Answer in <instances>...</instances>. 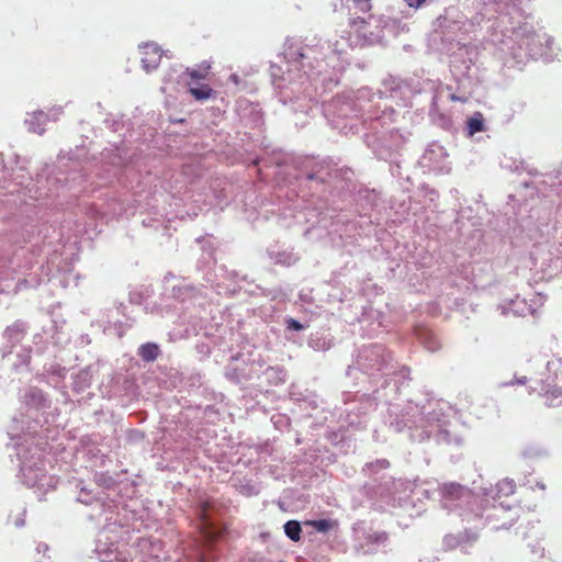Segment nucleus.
Returning <instances> with one entry per match:
<instances>
[{
  "label": "nucleus",
  "mask_w": 562,
  "mask_h": 562,
  "mask_svg": "<svg viewBox=\"0 0 562 562\" xmlns=\"http://www.w3.org/2000/svg\"><path fill=\"white\" fill-rule=\"evenodd\" d=\"M237 113L245 126L256 128L262 125L263 116L258 103L248 100L238 101Z\"/></svg>",
  "instance_id": "393cba45"
},
{
  "label": "nucleus",
  "mask_w": 562,
  "mask_h": 562,
  "mask_svg": "<svg viewBox=\"0 0 562 562\" xmlns=\"http://www.w3.org/2000/svg\"><path fill=\"white\" fill-rule=\"evenodd\" d=\"M283 530H284V533L285 536L294 541V542H297L301 540V535H302V526H301V522L297 521V520H288L284 525H283Z\"/></svg>",
  "instance_id": "8fccbe9b"
},
{
  "label": "nucleus",
  "mask_w": 562,
  "mask_h": 562,
  "mask_svg": "<svg viewBox=\"0 0 562 562\" xmlns=\"http://www.w3.org/2000/svg\"><path fill=\"white\" fill-rule=\"evenodd\" d=\"M392 484L395 487H404V493L405 492L414 493L416 496V499L418 502L425 503V499L438 501L437 494H434L435 490L426 488L422 485H416L409 481H403V480L392 481Z\"/></svg>",
  "instance_id": "72a5a7b5"
},
{
  "label": "nucleus",
  "mask_w": 562,
  "mask_h": 562,
  "mask_svg": "<svg viewBox=\"0 0 562 562\" xmlns=\"http://www.w3.org/2000/svg\"><path fill=\"white\" fill-rule=\"evenodd\" d=\"M196 348H198L199 352H202L204 355H210L211 353L210 347L207 345H205V344L198 345Z\"/></svg>",
  "instance_id": "69168bd1"
},
{
  "label": "nucleus",
  "mask_w": 562,
  "mask_h": 562,
  "mask_svg": "<svg viewBox=\"0 0 562 562\" xmlns=\"http://www.w3.org/2000/svg\"><path fill=\"white\" fill-rule=\"evenodd\" d=\"M292 400L300 403L302 409H316L322 402L319 396L314 392L305 390L304 392H292Z\"/></svg>",
  "instance_id": "ea45409f"
},
{
  "label": "nucleus",
  "mask_w": 562,
  "mask_h": 562,
  "mask_svg": "<svg viewBox=\"0 0 562 562\" xmlns=\"http://www.w3.org/2000/svg\"><path fill=\"white\" fill-rule=\"evenodd\" d=\"M351 24L356 27V31L359 33V35L362 36L366 41H372L373 33H368L364 30L366 25L369 24L364 18L358 16L357 19L352 20Z\"/></svg>",
  "instance_id": "5fc2aeb1"
},
{
  "label": "nucleus",
  "mask_w": 562,
  "mask_h": 562,
  "mask_svg": "<svg viewBox=\"0 0 562 562\" xmlns=\"http://www.w3.org/2000/svg\"><path fill=\"white\" fill-rule=\"evenodd\" d=\"M341 397V405L336 407L340 427L347 426L355 429L363 428L367 425L378 406V401H382L379 394L373 396L361 392H344Z\"/></svg>",
  "instance_id": "f8f14e48"
},
{
  "label": "nucleus",
  "mask_w": 562,
  "mask_h": 562,
  "mask_svg": "<svg viewBox=\"0 0 562 562\" xmlns=\"http://www.w3.org/2000/svg\"><path fill=\"white\" fill-rule=\"evenodd\" d=\"M166 296L173 300L171 305L177 314L175 326L169 331L170 340H181L195 336L207 323V297L198 286L179 281L169 289Z\"/></svg>",
  "instance_id": "423d86ee"
},
{
  "label": "nucleus",
  "mask_w": 562,
  "mask_h": 562,
  "mask_svg": "<svg viewBox=\"0 0 562 562\" xmlns=\"http://www.w3.org/2000/svg\"><path fill=\"white\" fill-rule=\"evenodd\" d=\"M142 56V66L146 72L156 69L161 60L162 50L155 42L139 44Z\"/></svg>",
  "instance_id": "c756f323"
},
{
  "label": "nucleus",
  "mask_w": 562,
  "mask_h": 562,
  "mask_svg": "<svg viewBox=\"0 0 562 562\" xmlns=\"http://www.w3.org/2000/svg\"><path fill=\"white\" fill-rule=\"evenodd\" d=\"M126 310H127V306L124 304V303H117L115 305V313L117 316H122L124 319L120 318V317H115L114 315H111L109 316V323L110 324H113V325H119V326H123V325H126V326H130V317L127 316L126 314Z\"/></svg>",
  "instance_id": "603ef678"
},
{
  "label": "nucleus",
  "mask_w": 562,
  "mask_h": 562,
  "mask_svg": "<svg viewBox=\"0 0 562 562\" xmlns=\"http://www.w3.org/2000/svg\"><path fill=\"white\" fill-rule=\"evenodd\" d=\"M262 371L259 378V390L258 395L267 393L268 387L278 386L283 384L286 381V370L281 366H268L267 362L261 359V368Z\"/></svg>",
  "instance_id": "5701e85b"
},
{
  "label": "nucleus",
  "mask_w": 562,
  "mask_h": 562,
  "mask_svg": "<svg viewBox=\"0 0 562 562\" xmlns=\"http://www.w3.org/2000/svg\"><path fill=\"white\" fill-rule=\"evenodd\" d=\"M416 336L419 344L423 345L430 352H436L441 348V344L437 335L429 328H416Z\"/></svg>",
  "instance_id": "e433bc0d"
},
{
  "label": "nucleus",
  "mask_w": 562,
  "mask_h": 562,
  "mask_svg": "<svg viewBox=\"0 0 562 562\" xmlns=\"http://www.w3.org/2000/svg\"><path fill=\"white\" fill-rule=\"evenodd\" d=\"M221 278L224 281L232 282V286L227 288V293L231 295H236L240 291L248 293L249 295H258L261 294L263 296H271V299H277L276 291L266 290L258 284H254L252 281L248 280L246 274L241 276L236 270H229L226 266H220L218 268Z\"/></svg>",
  "instance_id": "f3484780"
},
{
  "label": "nucleus",
  "mask_w": 562,
  "mask_h": 562,
  "mask_svg": "<svg viewBox=\"0 0 562 562\" xmlns=\"http://www.w3.org/2000/svg\"><path fill=\"white\" fill-rule=\"evenodd\" d=\"M390 544L389 533L384 530H363L355 543V551L359 555H373L386 553Z\"/></svg>",
  "instance_id": "a211bd4d"
},
{
  "label": "nucleus",
  "mask_w": 562,
  "mask_h": 562,
  "mask_svg": "<svg viewBox=\"0 0 562 562\" xmlns=\"http://www.w3.org/2000/svg\"><path fill=\"white\" fill-rule=\"evenodd\" d=\"M103 156L106 159V164L113 167L114 177L119 175L121 168L127 167L130 159L132 158L125 146H115L112 149H106V151L103 153Z\"/></svg>",
  "instance_id": "473e14b6"
},
{
  "label": "nucleus",
  "mask_w": 562,
  "mask_h": 562,
  "mask_svg": "<svg viewBox=\"0 0 562 562\" xmlns=\"http://www.w3.org/2000/svg\"><path fill=\"white\" fill-rule=\"evenodd\" d=\"M267 254L276 265L284 267H291L299 260V256L293 251V249L285 247L284 245H272L267 249Z\"/></svg>",
  "instance_id": "7c9ffc66"
},
{
  "label": "nucleus",
  "mask_w": 562,
  "mask_h": 562,
  "mask_svg": "<svg viewBox=\"0 0 562 562\" xmlns=\"http://www.w3.org/2000/svg\"><path fill=\"white\" fill-rule=\"evenodd\" d=\"M67 374V368L60 366L59 363L45 364L43 368V372L41 374V381L58 390L61 396L64 397L65 402L70 401L68 386L65 383Z\"/></svg>",
  "instance_id": "412c9836"
},
{
  "label": "nucleus",
  "mask_w": 562,
  "mask_h": 562,
  "mask_svg": "<svg viewBox=\"0 0 562 562\" xmlns=\"http://www.w3.org/2000/svg\"><path fill=\"white\" fill-rule=\"evenodd\" d=\"M26 510L23 509L22 513H21V516L18 517L15 520H14V526L18 527V528H21L25 525V520H24V515H25Z\"/></svg>",
  "instance_id": "0e129e2a"
},
{
  "label": "nucleus",
  "mask_w": 562,
  "mask_h": 562,
  "mask_svg": "<svg viewBox=\"0 0 562 562\" xmlns=\"http://www.w3.org/2000/svg\"><path fill=\"white\" fill-rule=\"evenodd\" d=\"M210 69V65H207L204 69V71H200V70H196V69H192L190 70V77L192 79H203L205 77V72Z\"/></svg>",
  "instance_id": "052dcab7"
},
{
  "label": "nucleus",
  "mask_w": 562,
  "mask_h": 562,
  "mask_svg": "<svg viewBox=\"0 0 562 562\" xmlns=\"http://www.w3.org/2000/svg\"><path fill=\"white\" fill-rule=\"evenodd\" d=\"M546 397V404L551 407H558L562 405V389L557 385H550L549 383L542 387Z\"/></svg>",
  "instance_id": "a18cd8bd"
},
{
  "label": "nucleus",
  "mask_w": 562,
  "mask_h": 562,
  "mask_svg": "<svg viewBox=\"0 0 562 562\" xmlns=\"http://www.w3.org/2000/svg\"><path fill=\"white\" fill-rule=\"evenodd\" d=\"M327 438L340 453H348L353 448V440L347 435L346 430L338 429L327 434Z\"/></svg>",
  "instance_id": "c9c22d12"
},
{
  "label": "nucleus",
  "mask_w": 562,
  "mask_h": 562,
  "mask_svg": "<svg viewBox=\"0 0 562 562\" xmlns=\"http://www.w3.org/2000/svg\"><path fill=\"white\" fill-rule=\"evenodd\" d=\"M109 537L105 531L99 535L94 552L101 562H113L119 558V547L115 542H108Z\"/></svg>",
  "instance_id": "2f4dec72"
},
{
  "label": "nucleus",
  "mask_w": 562,
  "mask_h": 562,
  "mask_svg": "<svg viewBox=\"0 0 562 562\" xmlns=\"http://www.w3.org/2000/svg\"><path fill=\"white\" fill-rule=\"evenodd\" d=\"M390 462L386 459H378L374 462L366 463L362 471L366 475L373 479V484H378V491L375 494L383 495L387 490H385V482H389V485H392V481H395L394 479L390 477L389 480H385L384 473L380 474L381 471H384L389 468ZM374 487V485H372Z\"/></svg>",
  "instance_id": "a878e982"
},
{
  "label": "nucleus",
  "mask_w": 562,
  "mask_h": 562,
  "mask_svg": "<svg viewBox=\"0 0 562 562\" xmlns=\"http://www.w3.org/2000/svg\"><path fill=\"white\" fill-rule=\"evenodd\" d=\"M390 164V172L393 178H396L404 190H408V187L405 184L411 183V178L408 175L403 173L402 160L401 157L394 158V161H387Z\"/></svg>",
  "instance_id": "49530a36"
},
{
  "label": "nucleus",
  "mask_w": 562,
  "mask_h": 562,
  "mask_svg": "<svg viewBox=\"0 0 562 562\" xmlns=\"http://www.w3.org/2000/svg\"><path fill=\"white\" fill-rule=\"evenodd\" d=\"M295 169L294 182L276 193L279 204L273 214L291 216L296 223H311L305 234L322 228L340 238L351 237L358 226L362 229L357 216L364 220L363 224L379 222L380 217L372 212L379 211L380 195L368 188L357 190L352 169L314 156L297 158Z\"/></svg>",
  "instance_id": "f257e3e1"
},
{
  "label": "nucleus",
  "mask_w": 562,
  "mask_h": 562,
  "mask_svg": "<svg viewBox=\"0 0 562 562\" xmlns=\"http://www.w3.org/2000/svg\"><path fill=\"white\" fill-rule=\"evenodd\" d=\"M9 169H11L12 171L13 170V167L11 166V162H5L3 159H2V165L0 166V171L4 175Z\"/></svg>",
  "instance_id": "338daca9"
},
{
  "label": "nucleus",
  "mask_w": 562,
  "mask_h": 562,
  "mask_svg": "<svg viewBox=\"0 0 562 562\" xmlns=\"http://www.w3.org/2000/svg\"><path fill=\"white\" fill-rule=\"evenodd\" d=\"M382 86L383 102L390 100L396 102L398 106L430 112L436 105L445 102L441 83L430 79L405 81L398 77L389 76L383 80Z\"/></svg>",
  "instance_id": "6e6552de"
},
{
  "label": "nucleus",
  "mask_w": 562,
  "mask_h": 562,
  "mask_svg": "<svg viewBox=\"0 0 562 562\" xmlns=\"http://www.w3.org/2000/svg\"><path fill=\"white\" fill-rule=\"evenodd\" d=\"M22 402L30 411L35 412L46 411L50 407V400L46 393L36 386H30L25 390Z\"/></svg>",
  "instance_id": "c85d7f7f"
},
{
  "label": "nucleus",
  "mask_w": 562,
  "mask_h": 562,
  "mask_svg": "<svg viewBox=\"0 0 562 562\" xmlns=\"http://www.w3.org/2000/svg\"><path fill=\"white\" fill-rule=\"evenodd\" d=\"M428 115L435 125L445 131H450L453 126L451 116L440 110V104L436 105L434 111L428 112Z\"/></svg>",
  "instance_id": "c03bdc74"
},
{
  "label": "nucleus",
  "mask_w": 562,
  "mask_h": 562,
  "mask_svg": "<svg viewBox=\"0 0 562 562\" xmlns=\"http://www.w3.org/2000/svg\"><path fill=\"white\" fill-rule=\"evenodd\" d=\"M440 52L449 57L453 83L441 85L443 100L465 103L473 93L477 81V48L454 38L450 32H442Z\"/></svg>",
  "instance_id": "39448f33"
},
{
  "label": "nucleus",
  "mask_w": 562,
  "mask_h": 562,
  "mask_svg": "<svg viewBox=\"0 0 562 562\" xmlns=\"http://www.w3.org/2000/svg\"><path fill=\"white\" fill-rule=\"evenodd\" d=\"M202 519H203V524H204L205 526H210V527L212 526L213 521H212V519L209 517V513H207V508H206V506H205V507H203V509H202Z\"/></svg>",
  "instance_id": "e2e57ef3"
},
{
  "label": "nucleus",
  "mask_w": 562,
  "mask_h": 562,
  "mask_svg": "<svg viewBox=\"0 0 562 562\" xmlns=\"http://www.w3.org/2000/svg\"><path fill=\"white\" fill-rule=\"evenodd\" d=\"M419 165L428 170L439 173H448L451 169L446 148L438 142L427 146L419 159Z\"/></svg>",
  "instance_id": "aec40b11"
},
{
  "label": "nucleus",
  "mask_w": 562,
  "mask_h": 562,
  "mask_svg": "<svg viewBox=\"0 0 562 562\" xmlns=\"http://www.w3.org/2000/svg\"><path fill=\"white\" fill-rule=\"evenodd\" d=\"M261 368V358L248 361H239L238 358L232 357L229 362L224 367L223 375L227 382L237 386L243 396L251 398L258 397L259 378Z\"/></svg>",
  "instance_id": "4468645a"
},
{
  "label": "nucleus",
  "mask_w": 562,
  "mask_h": 562,
  "mask_svg": "<svg viewBox=\"0 0 562 562\" xmlns=\"http://www.w3.org/2000/svg\"><path fill=\"white\" fill-rule=\"evenodd\" d=\"M190 93L198 101H205L211 99L216 92L206 83H198L196 86H190Z\"/></svg>",
  "instance_id": "09e8293b"
},
{
  "label": "nucleus",
  "mask_w": 562,
  "mask_h": 562,
  "mask_svg": "<svg viewBox=\"0 0 562 562\" xmlns=\"http://www.w3.org/2000/svg\"><path fill=\"white\" fill-rule=\"evenodd\" d=\"M325 59H318L311 46L286 43L281 64H271V78L277 97L283 105H290L295 113L307 114L313 110L316 95L336 87L340 77L330 74Z\"/></svg>",
  "instance_id": "7ed1b4c3"
},
{
  "label": "nucleus",
  "mask_w": 562,
  "mask_h": 562,
  "mask_svg": "<svg viewBox=\"0 0 562 562\" xmlns=\"http://www.w3.org/2000/svg\"><path fill=\"white\" fill-rule=\"evenodd\" d=\"M213 263V258L211 252H204L196 261V270L204 271L203 281L210 285L214 284L216 274L212 272L211 268H207Z\"/></svg>",
  "instance_id": "79ce46f5"
},
{
  "label": "nucleus",
  "mask_w": 562,
  "mask_h": 562,
  "mask_svg": "<svg viewBox=\"0 0 562 562\" xmlns=\"http://www.w3.org/2000/svg\"><path fill=\"white\" fill-rule=\"evenodd\" d=\"M71 492L75 494V499L83 505L95 504L100 514H105L108 510H112L114 505V498L110 497V494L100 492L92 486L91 483L86 482L81 479H75L69 482Z\"/></svg>",
  "instance_id": "dca6fc26"
},
{
  "label": "nucleus",
  "mask_w": 562,
  "mask_h": 562,
  "mask_svg": "<svg viewBox=\"0 0 562 562\" xmlns=\"http://www.w3.org/2000/svg\"><path fill=\"white\" fill-rule=\"evenodd\" d=\"M384 485L387 490L389 502L394 508L403 510L409 517L419 516L426 510L425 503L418 502L414 493H404V487H395L393 484L389 486V482H385Z\"/></svg>",
  "instance_id": "6ab92c4d"
},
{
  "label": "nucleus",
  "mask_w": 562,
  "mask_h": 562,
  "mask_svg": "<svg viewBox=\"0 0 562 562\" xmlns=\"http://www.w3.org/2000/svg\"><path fill=\"white\" fill-rule=\"evenodd\" d=\"M37 284H38V281L33 280V279L31 281H29L27 279H24V280L18 282V286L20 289L27 288V286H36Z\"/></svg>",
  "instance_id": "680f3d73"
},
{
  "label": "nucleus",
  "mask_w": 562,
  "mask_h": 562,
  "mask_svg": "<svg viewBox=\"0 0 562 562\" xmlns=\"http://www.w3.org/2000/svg\"><path fill=\"white\" fill-rule=\"evenodd\" d=\"M50 120L48 113L42 110L34 111L29 117L25 119L24 123L29 132L42 135L45 132V124Z\"/></svg>",
  "instance_id": "4c0bfd02"
},
{
  "label": "nucleus",
  "mask_w": 562,
  "mask_h": 562,
  "mask_svg": "<svg viewBox=\"0 0 562 562\" xmlns=\"http://www.w3.org/2000/svg\"><path fill=\"white\" fill-rule=\"evenodd\" d=\"M371 115V121L363 123V140L374 156L384 161H394L402 157L401 150L407 139L406 135L391 124L397 121L401 112L389 102L383 103V109L378 115Z\"/></svg>",
  "instance_id": "0eeeda50"
},
{
  "label": "nucleus",
  "mask_w": 562,
  "mask_h": 562,
  "mask_svg": "<svg viewBox=\"0 0 562 562\" xmlns=\"http://www.w3.org/2000/svg\"><path fill=\"white\" fill-rule=\"evenodd\" d=\"M93 482L98 487L102 488L101 492L110 494L111 498L115 499L121 492L120 484H117L116 479L108 472H95L93 474Z\"/></svg>",
  "instance_id": "f704fd0d"
},
{
  "label": "nucleus",
  "mask_w": 562,
  "mask_h": 562,
  "mask_svg": "<svg viewBox=\"0 0 562 562\" xmlns=\"http://www.w3.org/2000/svg\"><path fill=\"white\" fill-rule=\"evenodd\" d=\"M548 450L540 445H529L524 448L521 456L526 459H541L548 457Z\"/></svg>",
  "instance_id": "3c124183"
},
{
  "label": "nucleus",
  "mask_w": 562,
  "mask_h": 562,
  "mask_svg": "<svg viewBox=\"0 0 562 562\" xmlns=\"http://www.w3.org/2000/svg\"><path fill=\"white\" fill-rule=\"evenodd\" d=\"M228 82H233L234 85L238 86L240 82V78L237 74H231L228 77Z\"/></svg>",
  "instance_id": "774afa93"
},
{
  "label": "nucleus",
  "mask_w": 562,
  "mask_h": 562,
  "mask_svg": "<svg viewBox=\"0 0 562 562\" xmlns=\"http://www.w3.org/2000/svg\"><path fill=\"white\" fill-rule=\"evenodd\" d=\"M498 310L505 316L513 315L515 317H525L536 313V308L519 295L512 300H505L498 305Z\"/></svg>",
  "instance_id": "bb28decb"
},
{
  "label": "nucleus",
  "mask_w": 562,
  "mask_h": 562,
  "mask_svg": "<svg viewBox=\"0 0 562 562\" xmlns=\"http://www.w3.org/2000/svg\"><path fill=\"white\" fill-rule=\"evenodd\" d=\"M284 325L288 331H302L306 328L303 323L290 316L284 317Z\"/></svg>",
  "instance_id": "4d7b16f0"
},
{
  "label": "nucleus",
  "mask_w": 562,
  "mask_h": 562,
  "mask_svg": "<svg viewBox=\"0 0 562 562\" xmlns=\"http://www.w3.org/2000/svg\"><path fill=\"white\" fill-rule=\"evenodd\" d=\"M11 438L15 441L16 456L20 460V479L24 485L34 490L38 499L54 491L58 484V477L47 474L45 471V462L42 451L37 446L31 448L25 443L19 434L9 432Z\"/></svg>",
  "instance_id": "1a4fd4ad"
},
{
  "label": "nucleus",
  "mask_w": 562,
  "mask_h": 562,
  "mask_svg": "<svg viewBox=\"0 0 562 562\" xmlns=\"http://www.w3.org/2000/svg\"><path fill=\"white\" fill-rule=\"evenodd\" d=\"M126 439L131 443H138L145 439V432L140 429H130Z\"/></svg>",
  "instance_id": "13d9d810"
},
{
  "label": "nucleus",
  "mask_w": 562,
  "mask_h": 562,
  "mask_svg": "<svg viewBox=\"0 0 562 562\" xmlns=\"http://www.w3.org/2000/svg\"><path fill=\"white\" fill-rule=\"evenodd\" d=\"M33 215L21 217L12 232L14 243H32L34 252H42L46 246H52L59 236L47 221H43L32 210Z\"/></svg>",
  "instance_id": "ddd939ff"
},
{
  "label": "nucleus",
  "mask_w": 562,
  "mask_h": 562,
  "mask_svg": "<svg viewBox=\"0 0 562 562\" xmlns=\"http://www.w3.org/2000/svg\"><path fill=\"white\" fill-rule=\"evenodd\" d=\"M305 524L313 527L317 532L326 533L334 527L335 521L329 518H321L306 520Z\"/></svg>",
  "instance_id": "864d4df0"
},
{
  "label": "nucleus",
  "mask_w": 562,
  "mask_h": 562,
  "mask_svg": "<svg viewBox=\"0 0 562 562\" xmlns=\"http://www.w3.org/2000/svg\"><path fill=\"white\" fill-rule=\"evenodd\" d=\"M519 506L506 505L503 502L498 504L494 502L485 503L480 498L475 512L473 513L472 521H482L480 525H475V528L490 526L493 530H501L509 529L514 526L519 519Z\"/></svg>",
  "instance_id": "2eb2a0df"
},
{
  "label": "nucleus",
  "mask_w": 562,
  "mask_h": 562,
  "mask_svg": "<svg viewBox=\"0 0 562 562\" xmlns=\"http://www.w3.org/2000/svg\"><path fill=\"white\" fill-rule=\"evenodd\" d=\"M384 92H374L369 87L339 93L328 101H322L323 114L333 130L344 135L363 131L364 121L378 115L383 109Z\"/></svg>",
  "instance_id": "20e7f679"
},
{
  "label": "nucleus",
  "mask_w": 562,
  "mask_h": 562,
  "mask_svg": "<svg viewBox=\"0 0 562 562\" xmlns=\"http://www.w3.org/2000/svg\"><path fill=\"white\" fill-rule=\"evenodd\" d=\"M437 494L440 506L448 512H457L463 521L471 522L480 501L479 486L468 488L457 482L438 484Z\"/></svg>",
  "instance_id": "9b49d317"
},
{
  "label": "nucleus",
  "mask_w": 562,
  "mask_h": 562,
  "mask_svg": "<svg viewBox=\"0 0 562 562\" xmlns=\"http://www.w3.org/2000/svg\"><path fill=\"white\" fill-rule=\"evenodd\" d=\"M477 539V532L472 530H464V532H460L458 535H446L443 537L442 543L446 549H454L458 546H461L465 542H473Z\"/></svg>",
  "instance_id": "58836bf2"
},
{
  "label": "nucleus",
  "mask_w": 562,
  "mask_h": 562,
  "mask_svg": "<svg viewBox=\"0 0 562 562\" xmlns=\"http://www.w3.org/2000/svg\"><path fill=\"white\" fill-rule=\"evenodd\" d=\"M47 188L41 187L42 177L37 176L36 182L32 183V188L29 189V192H34L31 196L35 200H42L55 195H59V190L64 189L68 186V178H60L57 176H47L46 179Z\"/></svg>",
  "instance_id": "4be33fe9"
},
{
  "label": "nucleus",
  "mask_w": 562,
  "mask_h": 562,
  "mask_svg": "<svg viewBox=\"0 0 562 562\" xmlns=\"http://www.w3.org/2000/svg\"><path fill=\"white\" fill-rule=\"evenodd\" d=\"M97 371L95 366L90 364L78 371L70 372L69 387L75 394H81L90 389L92 384L93 374Z\"/></svg>",
  "instance_id": "cd10ccee"
},
{
  "label": "nucleus",
  "mask_w": 562,
  "mask_h": 562,
  "mask_svg": "<svg viewBox=\"0 0 562 562\" xmlns=\"http://www.w3.org/2000/svg\"><path fill=\"white\" fill-rule=\"evenodd\" d=\"M359 373L372 380L384 379L375 393L389 404L385 424L392 431L405 434L409 441L420 445L449 448L463 445L462 436L451 429V407L446 401L427 396L420 401L393 403L408 384L411 369L400 366L385 345L363 344L352 351L351 363L346 368L345 375L358 380Z\"/></svg>",
  "instance_id": "f03ea898"
},
{
  "label": "nucleus",
  "mask_w": 562,
  "mask_h": 562,
  "mask_svg": "<svg viewBox=\"0 0 562 562\" xmlns=\"http://www.w3.org/2000/svg\"><path fill=\"white\" fill-rule=\"evenodd\" d=\"M516 484L510 479L498 481L495 485L479 486L480 498L485 503L495 502L503 496H509L515 493Z\"/></svg>",
  "instance_id": "b1692460"
},
{
  "label": "nucleus",
  "mask_w": 562,
  "mask_h": 562,
  "mask_svg": "<svg viewBox=\"0 0 562 562\" xmlns=\"http://www.w3.org/2000/svg\"><path fill=\"white\" fill-rule=\"evenodd\" d=\"M355 3L362 12H368L371 9L370 0H355Z\"/></svg>",
  "instance_id": "bf43d9fd"
},
{
  "label": "nucleus",
  "mask_w": 562,
  "mask_h": 562,
  "mask_svg": "<svg viewBox=\"0 0 562 562\" xmlns=\"http://www.w3.org/2000/svg\"><path fill=\"white\" fill-rule=\"evenodd\" d=\"M161 350L158 344L156 342H145L142 344L137 349V356L144 362H154L160 356Z\"/></svg>",
  "instance_id": "37998d69"
},
{
  "label": "nucleus",
  "mask_w": 562,
  "mask_h": 562,
  "mask_svg": "<svg viewBox=\"0 0 562 562\" xmlns=\"http://www.w3.org/2000/svg\"><path fill=\"white\" fill-rule=\"evenodd\" d=\"M122 117L123 115H121L120 117H114L112 114H108L103 123L108 128L112 130L113 132H119L124 126Z\"/></svg>",
  "instance_id": "6e6d98bb"
},
{
  "label": "nucleus",
  "mask_w": 562,
  "mask_h": 562,
  "mask_svg": "<svg viewBox=\"0 0 562 562\" xmlns=\"http://www.w3.org/2000/svg\"><path fill=\"white\" fill-rule=\"evenodd\" d=\"M27 331L22 321L8 326L2 337L3 349L0 350V378H11L13 374L30 371L31 347L20 345Z\"/></svg>",
  "instance_id": "9d476101"
},
{
  "label": "nucleus",
  "mask_w": 562,
  "mask_h": 562,
  "mask_svg": "<svg viewBox=\"0 0 562 562\" xmlns=\"http://www.w3.org/2000/svg\"><path fill=\"white\" fill-rule=\"evenodd\" d=\"M485 130L484 116L481 112H475L467 120L465 132L468 136H473L476 133Z\"/></svg>",
  "instance_id": "de8ad7c7"
},
{
  "label": "nucleus",
  "mask_w": 562,
  "mask_h": 562,
  "mask_svg": "<svg viewBox=\"0 0 562 562\" xmlns=\"http://www.w3.org/2000/svg\"><path fill=\"white\" fill-rule=\"evenodd\" d=\"M307 345L314 351H327L334 346V337L326 333L311 334Z\"/></svg>",
  "instance_id": "a19ab883"
}]
</instances>
